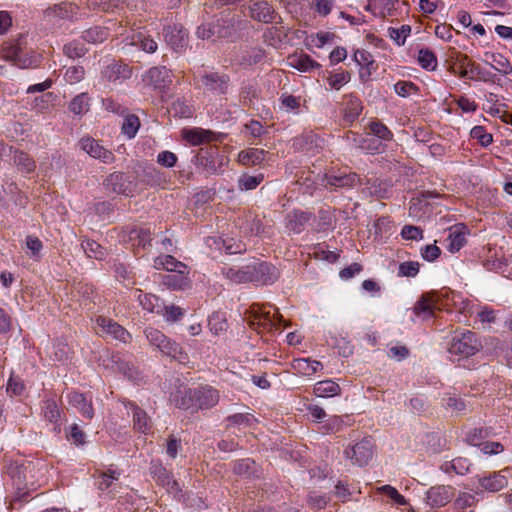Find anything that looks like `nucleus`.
Instances as JSON below:
<instances>
[{"label": "nucleus", "instance_id": "nucleus-1", "mask_svg": "<svg viewBox=\"0 0 512 512\" xmlns=\"http://www.w3.org/2000/svg\"><path fill=\"white\" fill-rule=\"evenodd\" d=\"M219 401L218 391L210 386L188 389L181 398L180 407L195 412L210 409Z\"/></svg>", "mask_w": 512, "mask_h": 512}, {"label": "nucleus", "instance_id": "nucleus-2", "mask_svg": "<svg viewBox=\"0 0 512 512\" xmlns=\"http://www.w3.org/2000/svg\"><path fill=\"white\" fill-rule=\"evenodd\" d=\"M144 334L148 342L155 346L162 354L180 363H185L188 360V355L183 351L181 346L165 336L160 330L148 327L145 329Z\"/></svg>", "mask_w": 512, "mask_h": 512}, {"label": "nucleus", "instance_id": "nucleus-3", "mask_svg": "<svg viewBox=\"0 0 512 512\" xmlns=\"http://www.w3.org/2000/svg\"><path fill=\"white\" fill-rule=\"evenodd\" d=\"M476 334L469 330L456 331L448 344V352L459 358L473 356L480 349Z\"/></svg>", "mask_w": 512, "mask_h": 512}, {"label": "nucleus", "instance_id": "nucleus-4", "mask_svg": "<svg viewBox=\"0 0 512 512\" xmlns=\"http://www.w3.org/2000/svg\"><path fill=\"white\" fill-rule=\"evenodd\" d=\"M78 7L70 2H61L48 7L44 11V20L54 26H59L63 20L76 21L82 17Z\"/></svg>", "mask_w": 512, "mask_h": 512}, {"label": "nucleus", "instance_id": "nucleus-5", "mask_svg": "<svg viewBox=\"0 0 512 512\" xmlns=\"http://www.w3.org/2000/svg\"><path fill=\"white\" fill-rule=\"evenodd\" d=\"M200 87L205 93L212 95H225L230 86L228 75L219 72H204L198 75Z\"/></svg>", "mask_w": 512, "mask_h": 512}, {"label": "nucleus", "instance_id": "nucleus-6", "mask_svg": "<svg viewBox=\"0 0 512 512\" xmlns=\"http://www.w3.org/2000/svg\"><path fill=\"white\" fill-rule=\"evenodd\" d=\"M106 190L126 197H133L137 190V184L122 172L111 173L103 182Z\"/></svg>", "mask_w": 512, "mask_h": 512}, {"label": "nucleus", "instance_id": "nucleus-7", "mask_svg": "<svg viewBox=\"0 0 512 512\" xmlns=\"http://www.w3.org/2000/svg\"><path fill=\"white\" fill-rule=\"evenodd\" d=\"M28 469L29 466L17 463H13L8 467V474L12 480L13 488L15 489L14 497L12 499L13 504L24 500V498L29 494V490L27 488Z\"/></svg>", "mask_w": 512, "mask_h": 512}, {"label": "nucleus", "instance_id": "nucleus-8", "mask_svg": "<svg viewBox=\"0 0 512 512\" xmlns=\"http://www.w3.org/2000/svg\"><path fill=\"white\" fill-rule=\"evenodd\" d=\"M457 65L459 68V76L461 78L485 82L492 81L493 79V74L490 71H487L479 64L470 60L467 55H461L458 57Z\"/></svg>", "mask_w": 512, "mask_h": 512}, {"label": "nucleus", "instance_id": "nucleus-9", "mask_svg": "<svg viewBox=\"0 0 512 512\" xmlns=\"http://www.w3.org/2000/svg\"><path fill=\"white\" fill-rule=\"evenodd\" d=\"M98 333L102 336H110L112 339L127 343L131 339L130 333L117 322L110 318L98 316L95 320Z\"/></svg>", "mask_w": 512, "mask_h": 512}, {"label": "nucleus", "instance_id": "nucleus-10", "mask_svg": "<svg viewBox=\"0 0 512 512\" xmlns=\"http://www.w3.org/2000/svg\"><path fill=\"white\" fill-rule=\"evenodd\" d=\"M143 81L162 93L172 84V73L165 66L152 67L145 73Z\"/></svg>", "mask_w": 512, "mask_h": 512}, {"label": "nucleus", "instance_id": "nucleus-11", "mask_svg": "<svg viewBox=\"0 0 512 512\" xmlns=\"http://www.w3.org/2000/svg\"><path fill=\"white\" fill-rule=\"evenodd\" d=\"M346 457L354 464L362 467L369 463L373 457V442L371 438H364L351 448L345 450Z\"/></svg>", "mask_w": 512, "mask_h": 512}, {"label": "nucleus", "instance_id": "nucleus-12", "mask_svg": "<svg viewBox=\"0 0 512 512\" xmlns=\"http://www.w3.org/2000/svg\"><path fill=\"white\" fill-rule=\"evenodd\" d=\"M231 34L230 26L227 21L219 18L214 22L203 23L197 27L196 35L203 40L216 38H226Z\"/></svg>", "mask_w": 512, "mask_h": 512}, {"label": "nucleus", "instance_id": "nucleus-13", "mask_svg": "<svg viewBox=\"0 0 512 512\" xmlns=\"http://www.w3.org/2000/svg\"><path fill=\"white\" fill-rule=\"evenodd\" d=\"M284 321L281 314H271L270 311H265L259 305L251 307L250 324L253 327H263L265 329H273L276 324H281Z\"/></svg>", "mask_w": 512, "mask_h": 512}, {"label": "nucleus", "instance_id": "nucleus-14", "mask_svg": "<svg viewBox=\"0 0 512 512\" xmlns=\"http://www.w3.org/2000/svg\"><path fill=\"white\" fill-rule=\"evenodd\" d=\"M79 145L88 155L99 159L105 164H110L115 160L114 154L110 150L104 148L97 140L91 137L82 138Z\"/></svg>", "mask_w": 512, "mask_h": 512}, {"label": "nucleus", "instance_id": "nucleus-15", "mask_svg": "<svg viewBox=\"0 0 512 512\" xmlns=\"http://www.w3.org/2000/svg\"><path fill=\"white\" fill-rule=\"evenodd\" d=\"M166 43L174 51H182L188 43V33L182 25H168L163 29Z\"/></svg>", "mask_w": 512, "mask_h": 512}, {"label": "nucleus", "instance_id": "nucleus-16", "mask_svg": "<svg viewBox=\"0 0 512 512\" xmlns=\"http://www.w3.org/2000/svg\"><path fill=\"white\" fill-rule=\"evenodd\" d=\"M455 489L450 485H436L426 493V502L431 508L443 507L454 496Z\"/></svg>", "mask_w": 512, "mask_h": 512}, {"label": "nucleus", "instance_id": "nucleus-17", "mask_svg": "<svg viewBox=\"0 0 512 512\" xmlns=\"http://www.w3.org/2000/svg\"><path fill=\"white\" fill-rule=\"evenodd\" d=\"M149 471L155 481L165 487L168 492L177 493L180 491L177 481L173 479L171 473L160 462H151Z\"/></svg>", "mask_w": 512, "mask_h": 512}, {"label": "nucleus", "instance_id": "nucleus-18", "mask_svg": "<svg viewBox=\"0 0 512 512\" xmlns=\"http://www.w3.org/2000/svg\"><path fill=\"white\" fill-rule=\"evenodd\" d=\"M251 17L263 23H278L281 18L266 0L256 1L250 6Z\"/></svg>", "mask_w": 512, "mask_h": 512}, {"label": "nucleus", "instance_id": "nucleus-19", "mask_svg": "<svg viewBox=\"0 0 512 512\" xmlns=\"http://www.w3.org/2000/svg\"><path fill=\"white\" fill-rule=\"evenodd\" d=\"M250 267H254L255 271L252 274V282H261L263 284L274 283L279 273L276 267L267 262L253 261L250 263Z\"/></svg>", "mask_w": 512, "mask_h": 512}, {"label": "nucleus", "instance_id": "nucleus-20", "mask_svg": "<svg viewBox=\"0 0 512 512\" xmlns=\"http://www.w3.org/2000/svg\"><path fill=\"white\" fill-rule=\"evenodd\" d=\"M254 267H250V263L242 267H223L221 274L236 284L252 282V274Z\"/></svg>", "mask_w": 512, "mask_h": 512}, {"label": "nucleus", "instance_id": "nucleus-21", "mask_svg": "<svg viewBox=\"0 0 512 512\" xmlns=\"http://www.w3.org/2000/svg\"><path fill=\"white\" fill-rule=\"evenodd\" d=\"M102 77L109 82H122L131 77L128 65L113 61L102 70Z\"/></svg>", "mask_w": 512, "mask_h": 512}, {"label": "nucleus", "instance_id": "nucleus-22", "mask_svg": "<svg viewBox=\"0 0 512 512\" xmlns=\"http://www.w3.org/2000/svg\"><path fill=\"white\" fill-rule=\"evenodd\" d=\"M326 186L335 188H350L354 187L360 178L356 173L337 172L325 175Z\"/></svg>", "mask_w": 512, "mask_h": 512}, {"label": "nucleus", "instance_id": "nucleus-23", "mask_svg": "<svg viewBox=\"0 0 512 512\" xmlns=\"http://www.w3.org/2000/svg\"><path fill=\"white\" fill-rule=\"evenodd\" d=\"M69 404L78 410V412L86 419H92L94 416V409L91 399H88L84 394L72 392L67 395Z\"/></svg>", "mask_w": 512, "mask_h": 512}, {"label": "nucleus", "instance_id": "nucleus-24", "mask_svg": "<svg viewBox=\"0 0 512 512\" xmlns=\"http://www.w3.org/2000/svg\"><path fill=\"white\" fill-rule=\"evenodd\" d=\"M6 56L19 68H29L38 65V57L36 55H28L27 52L19 47H12Z\"/></svg>", "mask_w": 512, "mask_h": 512}, {"label": "nucleus", "instance_id": "nucleus-25", "mask_svg": "<svg viewBox=\"0 0 512 512\" xmlns=\"http://www.w3.org/2000/svg\"><path fill=\"white\" fill-rule=\"evenodd\" d=\"M127 408L132 412L134 428L140 433H149L152 428V424L146 411L132 402L128 404Z\"/></svg>", "mask_w": 512, "mask_h": 512}, {"label": "nucleus", "instance_id": "nucleus-26", "mask_svg": "<svg viewBox=\"0 0 512 512\" xmlns=\"http://www.w3.org/2000/svg\"><path fill=\"white\" fill-rule=\"evenodd\" d=\"M479 486L488 492H498L508 485L507 478L500 472H493L488 476L478 478Z\"/></svg>", "mask_w": 512, "mask_h": 512}, {"label": "nucleus", "instance_id": "nucleus-27", "mask_svg": "<svg viewBox=\"0 0 512 512\" xmlns=\"http://www.w3.org/2000/svg\"><path fill=\"white\" fill-rule=\"evenodd\" d=\"M12 161L18 171L23 174H30L34 172L36 168L34 159L24 151L15 150L12 156Z\"/></svg>", "mask_w": 512, "mask_h": 512}, {"label": "nucleus", "instance_id": "nucleus-28", "mask_svg": "<svg viewBox=\"0 0 512 512\" xmlns=\"http://www.w3.org/2000/svg\"><path fill=\"white\" fill-rule=\"evenodd\" d=\"M345 98L347 101L344 108V119L348 122H353L362 112V103L354 94L346 95Z\"/></svg>", "mask_w": 512, "mask_h": 512}, {"label": "nucleus", "instance_id": "nucleus-29", "mask_svg": "<svg viewBox=\"0 0 512 512\" xmlns=\"http://www.w3.org/2000/svg\"><path fill=\"white\" fill-rule=\"evenodd\" d=\"M131 44L147 53H154L158 47L157 42L143 31H137L132 34Z\"/></svg>", "mask_w": 512, "mask_h": 512}, {"label": "nucleus", "instance_id": "nucleus-30", "mask_svg": "<svg viewBox=\"0 0 512 512\" xmlns=\"http://www.w3.org/2000/svg\"><path fill=\"white\" fill-rule=\"evenodd\" d=\"M137 299L140 305L143 307V309L149 312L160 313L163 311L164 303L161 301L159 297H157L154 294L143 293L142 291H139Z\"/></svg>", "mask_w": 512, "mask_h": 512}, {"label": "nucleus", "instance_id": "nucleus-31", "mask_svg": "<svg viewBox=\"0 0 512 512\" xmlns=\"http://www.w3.org/2000/svg\"><path fill=\"white\" fill-rule=\"evenodd\" d=\"M290 65L301 72H310L313 69L320 67L318 62L314 61L309 55L306 54L294 55L290 57Z\"/></svg>", "mask_w": 512, "mask_h": 512}, {"label": "nucleus", "instance_id": "nucleus-32", "mask_svg": "<svg viewBox=\"0 0 512 512\" xmlns=\"http://www.w3.org/2000/svg\"><path fill=\"white\" fill-rule=\"evenodd\" d=\"M109 36L107 28L94 26L82 32V39L87 43L98 44L104 42Z\"/></svg>", "mask_w": 512, "mask_h": 512}, {"label": "nucleus", "instance_id": "nucleus-33", "mask_svg": "<svg viewBox=\"0 0 512 512\" xmlns=\"http://www.w3.org/2000/svg\"><path fill=\"white\" fill-rule=\"evenodd\" d=\"M309 218V214L305 212L293 211L287 216V228L293 231L294 233L299 234L303 231L304 226L308 222Z\"/></svg>", "mask_w": 512, "mask_h": 512}, {"label": "nucleus", "instance_id": "nucleus-34", "mask_svg": "<svg viewBox=\"0 0 512 512\" xmlns=\"http://www.w3.org/2000/svg\"><path fill=\"white\" fill-rule=\"evenodd\" d=\"M340 390V386L332 380L319 381L313 389L317 397H333L338 395Z\"/></svg>", "mask_w": 512, "mask_h": 512}, {"label": "nucleus", "instance_id": "nucleus-35", "mask_svg": "<svg viewBox=\"0 0 512 512\" xmlns=\"http://www.w3.org/2000/svg\"><path fill=\"white\" fill-rule=\"evenodd\" d=\"M233 471L235 474L245 477L258 476V467L254 460L250 458L241 459L234 463Z\"/></svg>", "mask_w": 512, "mask_h": 512}, {"label": "nucleus", "instance_id": "nucleus-36", "mask_svg": "<svg viewBox=\"0 0 512 512\" xmlns=\"http://www.w3.org/2000/svg\"><path fill=\"white\" fill-rule=\"evenodd\" d=\"M293 368L303 375H312L319 369H322L323 365L321 362L316 360L312 361L308 358H301L294 360Z\"/></svg>", "mask_w": 512, "mask_h": 512}, {"label": "nucleus", "instance_id": "nucleus-37", "mask_svg": "<svg viewBox=\"0 0 512 512\" xmlns=\"http://www.w3.org/2000/svg\"><path fill=\"white\" fill-rule=\"evenodd\" d=\"M266 151L257 148H250L239 153V161L244 165H257L265 159Z\"/></svg>", "mask_w": 512, "mask_h": 512}, {"label": "nucleus", "instance_id": "nucleus-38", "mask_svg": "<svg viewBox=\"0 0 512 512\" xmlns=\"http://www.w3.org/2000/svg\"><path fill=\"white\" fill-rule=\"evenodd\" d=\"M491 435V428L479 427L469 429L465 433V441L472 446H480Z\"/></svg>", "mask_w": 512, "mask_h": 512}, {"label": "nucleus", "instance_id": "nucleus-39", "mask_svg": "<svg viewBox=\"0 0 512 512\" xmlns=\"http://www.w3.org/2000/svg\"><path fill=\"white\" fill-rule=\"evenodd\" d=\"M81 247L86 256L91 259L103 260L106 256V249L94 240H83Z\"/></svg>", "mask_w": 512, "mask_h": 512}, {"label": "nucleus", "instance_id": "nucleus-40", "mask_svg": "<svg viewBox=\"0 0 512 512\" xmlns=\"http://www.w3.org/2000/svg\"><path fill=\"white\" fill-rule=\"evenodd\" d=\"M436 309V305L432 299L429 297L423 296L414 306V313L426 320L431 318L434 315V311Z\"/></svg>", "mask_w": 512, "mask_h": 512}, {"label": "nucleus", "instance_id": "nucleus-41", "mask_svg": "<svg viewBox=\"0 0 512 512\" xmlns=\"http://www.w3.org/2000/svg\"><path fill=\"white\" fill-rule=\"evenodd\" d=\"M448 250L452 253L459 251L466 243V237L463 230L459 227L450 229L447 237Z\"/></svg>", "mask_w": 512, "mask_h": 512}, {"label": "nucleus", "instance_id": "nucleus-42", "mask_svg": "<svg viewBox=\"0 0 512 512\" xmlns=\"http://www.w3.org/2000/svg\"><path fill=\"white\" fill-rule=\"evenodd\" d=\"M43 413L46 420L55 424L54 431L59 432L60 410L54 400H46L43 405Z\"/></svg>", "mask_w": 512, "mask_h": 512}, {"label": "nucleus", "instance_id": "nucleus-43", "mask_svg": "<svg viewBox=\"0 0 512 512\" xmlns=\"http://www.w3.org/2000/svg\"><path fill=\"white\" fill-rule=\"evenodd\" d=\"M212 132L209 130L194 128L184 132V138L192 145H200L212 139Z\"/></svg>", "mask_w": 512, "mask_h": 512}, {"label": "nucleus", "instance_id": "nucleus-44", "mask_svg": "<svg viewBox=\"0 0 512 512\" xmlns=\"http://www.w3.org/2000/svg\"><path fill=\"white\" fill-rule=\"evenodd\" d=\"M90 98L87 93L75 96L69 104V110L75 115H83L89 111Z\"/></svg>", "mask_w": 512, "mask_h": 512}, {"label": "nucleus", "instance_id": "nucleus-45", "mask_svg": "<svg viewBox=\"0 0 512 512\" xmlns=\"http://www.w3.org/2000/svg\"><path fill=\"white\" fill-rule=\"evenodd\" d=\"M188 273L174 272L164 277V284L174 290H182L188 286Z\"/></svg>", "mask_w": 512, "mask_h": 512}, {"label": "nucleus", "instance_id": "nucleus-46", "mask_svg": "<svg viewBox=\"0 0 512 512\" xmlns=\"http://www.w3.org/2000/svg\"><path fill=\"white\" fill-rule=\"evenodd\" d=\"M369 130V134L377 137L380 142L381 140L390 141L393 138V134L389 128L378 120H374L369 123Z\"/></svg>", "mask_w": 512, "mask_h": 512}, {"label": "nucleus", "instance_id": "nucleus-47", "mask_svg": "<svg viewBox=\"0 0 512 512\" xmlns=\"http://www.w3.org/2000/svg\"><path fill=\"white\" fill-rule=\"evenodd\" d=\"M418 62L423 69L433 71L437 68V58L433 51L422 48L418 52Z\"/></svg>", "mask_w": 512, "mask_h": 512}, {"label": "nucleus", "instance_id": "nucleus-48", "mask_svg": "<svg viewBox=\"0 0 512 512\" xmlns=\"http://www.w3.org/2000/svg\"><path fill=\"white\" fill-rule=\"evenodd\" d=\"M120 5V0H87V7L91 10L113 12Z\"/></svg>", "mask_w": 512, "mask_h": 512}, {"label": "nucleus", "instance_id": "nucleus-49", "mask_svg": "<svg viewBox=\"0 0 512 512\" xmlns=\"http://www.w3.org/2000/svg\"><path fill=\"white\" fill-rule=\"evenodd\" d=\"M139 127V118L136 115H128L124 118L121 129L124 135L129 139H132L137 134Z\"/></svg>", "mask_w": 512, "mask_h": 512}, {"label": "nucleus", "instance_id": "nucleus-50", "mask_svg": "<svg viewBox=\"0 0 512 512\" xmlns=\"http://www.w3.org/2000/svg\"><path fill=\"white\" fill-rule=\"evenodd\" d=\"M264 179L263 174L249 175L243 174L238 179V186L240 190H252L255 189Z\"/></svg>", "mask_w": 512, "mask_h": 512}, {"label": "nucleus", "instance_id": "nucleus-51", "mask_svg": "<svg viewBox=\"0 0 512 512\" xmlns=\"http://www.w3.org/2000/svg\"><path fill=\"white\" fill-rule=\"evenodd\" d=\"M411 33V27L409 25H402L400 28H393L390 27L388 29V34L392 40L395 41V43L398 46H402L405 44L406 38Z\"/></svg>", "mask_w": 512, "mask_h": 512}, {"label": "nucleus", "instance_id": "nucleus-52", "mask_svg": "<svg viewBox=\"0 0 512 512\" xmlns=\"http://www.w3.org/2000/svg\"><path fill=\"white\" fill-rule=\"evenodd\" d=\"M492 67L503 75L511 73L512 67L506 57L501 54H491Z\"/></svg>", "mask_w": 512, "mask_h": 512}, {"label": "nucleus", "instance_id": "nucleus-53", "mask_svg": "<svg viewBox=\"0 0 512 512\" xmlns=\"http://www.w3.org/2000/svg\"><path fill=\"white\" fill-rule=\"evenodd\" d=\"M227 421L232 425L244 426V427H252L254 425V423L257 422L256 418L249 413H246V414L238 413V414L231 415V416L227 417Z\"/></svg>", "mask_w": 512, "mask_h": 512}, {"label": "nucleus", "instance_id": "nucleus-54", "mask_svg": "<svg viewBox=\"0 0 512 512\" xmlns=\"http://www.w3.org/2000/svg\"><path fill=\"white\" fill-rule=\"evenodd\" d=\"M130 239H137L138 240V246H142L144 249L147 247H151V233L149 229L140 228V229H134L130 233Z\"/></svg>", "mask_w": 512, "mask_h": 512}, {"label": "nucleus", "instance_id": "nucleus-55", "mask_svg": "<svg viewBox=\"0 0 512 512\" xmlns=\"http://www.w3.org/2000/svg\"><path fill=\"white\" fill-rule=\"evenodd\" d=\"M63 52L69 58H79L85 55L86 48L78 41L70 42L63 47Z\"/></svg>", "mask_w": 512, "mask_h": 512}, {"label": "nucleus", "instance_id": "nucleus-56", "mask_svg": "<svg viewBox=\"0 0 512 512\" xmlns=\"http://www.w3.org/2000/svg\"><path fill=\"white\" fill-rule=\"evenodd\" d=\"M479 494L476 492L475 494H470L466 492L459 493L457 498L455 499L454 505L457 509H464L467 507L474 506L478 499L476 498V495Z\"/></svg>", "mask_w": 512, "mask_h": 512}, {"label": "nucleus", "instance_id": "nucleus-57", "mask_svg": "<svg viewBox=\"0 0 512 512\" xmlns=\"http://www.w3.org/2000/svg\"><path fill=\"white\" fill-rule=\"evenodd\" d=\"M209 326L211 331L218 334L227 329V322L224 315L220 312H215L209 317Z\"/></svg>", "mask_w": 512, "mask_h": 512}, {"label": "nucleus", "instance_id": "nucleus-58", "mask_svg": "<svg viewBox=\"0 0 512 512\" xmlns=\"http://www.w3.org/2000/svg\"><path fill=\"white\" fill-rule=\"evenodd\" d=\"M470 136L473 138V139H476L479 141V143L483 146V147H487L488 145H490L493 141V137L490 133L486 132V130L484 129V127L482 126H475L471 129V132H470Z\"/></svg>", "mask_w": 512, "mask_h": 512}, {"label": "nucleus", "instance_id": "nucleus-59", "mask_svg": "<svg viewBox=\"0 0 512 512\" xmlns=\"http://www.w3.org/2000/svg\"><path fill=\"white\" fill-rule=\"evenodd\" d=\"M120 473L115 470H108L107 472H103L100 474V479L98 481V488L101 491L108 490L114 481L118 480Z\"/></svg>", "mask_w": 512, "mask_h": 512}, {"label": "nucleus", "instance_id": "nucleus-60", "mask_svg": "<svg viewBox=\"0 0 512 512\" xmlns=\"http://www.w3.org/2000/svg\"><path fill=\"white\" fill-rule=\"evenodd\" d=\"M351 75L348 71L332 74L328 77L327 81L331 88L339 90L343 85L348 83Z\"/></svg>", "mask_w": 512, "mask_h": 512}, {"label": "nucleus", "instance_id": "nucleus-61", "mask_svg": "<svg viewBox=\"0 0 512 512\" xmlns=\"http://www.w3.org/2000/svg\"><path fill=\"white\" fill-rule=\"evenodd\" d=\"M112 360L117 364L118 369L129 379L135 380L137 378V370L130 363L123 361L119 355H114Z\"/></svg>", "mask_w": 512, "mask_h": 512}, {"label": "nucleus", "instance_id": "nucleus-62", "mask_svg": "<svg viewBox=\"0 0 512 512\" xmlns=\"http://www.w3.org/2000/svg\"><path fill=\"white\" fill-rule=\"evenodd\" d=\"M357 145L359 148L363 150L375 152L380 149L381 142L377 139L372 138L370 134H366L357 141Z\"/></svg>", "mask_w": 512, "mask_h": 512}, {"label": "nucleus", "instance_id": "nucleus-63", "mask_svg": "<svg viewBox=\"0 0 512 512\" xmlns=\"http://www.w3.org/2000/svg\"><path fill=\"white\" fill-rule=\"evenodd\" d=\"M163 260L165 261V270L169 272L188 273L187 266L176 260L173 256L164 255Z\"/></svg>", "mask_w": 512, "mask_h": 512}, {"label": "nucleus", "instance_id": "nucleus-64", "mask_svg": "<svg viewBox=\"0 0 512 512\" xmlns=\"http://www.w3.org/2000/svg\"><path fill=\"white\" fill-rule=\"evenodd\" d=\"M170 111L181 118H188L192 115L190 106L180 99L175 100L171 104Z\"/></svg>", "mask_w": 512, "mask_h": 512}]
</instances>
